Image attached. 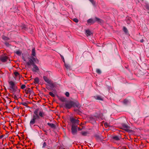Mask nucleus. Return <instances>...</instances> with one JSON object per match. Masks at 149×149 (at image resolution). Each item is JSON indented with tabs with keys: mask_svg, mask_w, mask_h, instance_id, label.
Wrapping results in <instances>:
<instances>
[{
	"mask_svg": "<svg viewBox=\"0 0 149 149\" xmlns=\"http://www.w3.org/2000/svg\"><path fill=\"white\" fill-rule=\"evenodd\" d=\"M34 114L30 122V125L31 127L33 124L36 123V120L40 119V117H43L45 115V113L42 110H39V109H37L35 110L34 112Z\"/></svg>",
	"mask_w": 149,
	"mask_h": 149,
	"instance_id": "1",
	"label": "nucleus"
},
{
	"mask_svg": "<svg viewBox=\"0 0 149 149\" xmlns=\"http://www.w3.org/2000/svg\"><path fill=\"white\" fill-rule=\"evenodd\" d=\"M75 105L77 107L79 106L78 104L75 103L74 102L70 101L65 104V107L67 109H70Z\"/></svg>",
	"mask_w": 149,
	"mask_h": 149,
	"instance_id": "2",
	"label": "nucleus"
},
{
	"mask_svg": "<svg viewBox=\"0 0 149 149\" xmlns=\"http://www.w3.org/2000/svg\"><path fill=\"white\" fill-rule=\"evenodd\" d=\"M130 127L127 125L123 124L122 125V129L128 132H130Z\"/></svg>",
	"mask_w": 149,
	"mask_h": 149,
	"instance_id": "3",
	"label": "nucleus"
},
{
	"mask_svg": "<svg viewBox=\"0 0 149 149\" xmlns=\"http://www.w3.org/2000/svg\"><path fill=\"white\" fill-rule=\"evenodd\" d=\"M77 126L75 124L72 125L71 131L72 133L74 135L76 134L77 132Z\"/></svg>",
	"mask_w": 149,
	"mask_h": 149,
	"instance_id": "4",
	"label": "nucleus"
},
{
	"mask_svg": "<svg viewBox=\"0 0 149 149\" xmlns=\"http://www.w3.org/2000/svg\"><path fill=\"white\" fill-rule=\"evenodd\" d=\"M9 83L10 85V87L13 90H15L17 88V87L15 86V83L12 81H9Z\"/></svg>",
	"mask_w": 149,
	"mask_h": 149,
	"instance_id": "5",
	"label": "nucleus"
},
{
	"mask_svg": "<svg viewBox=\"0 0 149 149\" xmlns=\"http://www.w3.org/2000/svg\"><path fill=\"white\" fill-rule=\"evenodd\" d=\"M43 78V79L46 82L51 86L53 85V84L52 81L49 79H48L47 77L45 76H44Z\"/></svg>",
	"mask_w": 149,
	"mask_h": 149,
	"instance_id": "6",
	"label": "nucleus"
},
{
	"mask_svg": "<svg viewBox=\"0 0 149 149\" xmlns=\"http://www.w3.org/2000/svg\"><path fill=\"white\" fill-rule=\"evenodd\" d=\"M70 120L71 122L73 123V124H74L75 123L77 124H79V121L78 119H75L72 117L70 118Z\"/></svg>",
	"mask_w": 149,
	"mask_h": 149,
	"instance_id": "7",
	"label": "nucleus"
},
{
	"mask_svg": "<svg viewBox=\"0 0 149 149\" xmlns=\"http://www.w3.org/2000/svg\"><path fill=\"white\" fill-rule=\"evenodd\" d=\"M8 57L6 56H2L0 57V60L3 62H5L6 61Z\"/></svg>",
	"mask_w": 149,
	"mask_h": 149,
	"instance_id": "8",
	"label": "nucleus"
},
{
	"mask_svg": "<svg viewBox=\"0 0 149 149\" xmlns=\"http://www.w3.org/2000/svg\"><path fill=\"white\" fill-rule=\"evenodd\" d=\"M29 61L26 62V64L28 66H30L31 65H32L35 64L33 60L31 58H28Z\"/></svg>",
	"mask_w": 149,
	"mask_h": 149,
	"instance_id": "9",
	"label": "nucleus"
},
{
	"mask_svg": "<svg viewBox=\"0 0 149 149\" xmlns=\"http://www.w3.org/2000/svg\"><path fill=\"white\" fill-rule=\"evenodd\" d=\"M33 68H32V71L33 72H36L39 70V68L35 64H34L32 65Z\"/></svg>",
	"mask_w": 149,
	"mask_h": 149,
	"instance_id": "10",
	"label": "nucleus"
},
{
	"mask_svg": "<svg viewBox=\"0 0 149 149\" xmlns=\"http://www.w3.org/2000/svg\"><path fill=\"white\" fill-rule=\"evenodd\" d=\"M86 35L87 36H88L91 35L92 33L89 30H86L85 31Z\"/></svg>",
	"mask_w": 149,
	"mask_h": 149,
	"instance_id": "11",
	"label": "nucleus"
},
{
	"mask_svg": "<svg viewBox=\"0 0 149 149\" xmlns=\"http://www.w3.org/2000/svg\"><path fill=\"white\" fill-rule=\"evenodd\" d=\"M90 120L91 123H95L96 122L95 118L93 117H90Z\"/></svg>",
	"mask_w": 149,
	"mask_h": 149,
	"instance_id": "12",
	"label": "nucleus"
},
{
	"mask_svg": "<svg viewBox=\"0 0 149 149\" xmlns=\"http://www.w3.org/2000/svg\"><path fill=\"white\" fill-rule=\"evenodd\" d=\"M95 99L96 100H103V99L99 95H97L95 96L94 97Z\"/></svg>",
	"mask_w": 149,
	"mask_h": 149,
	"instance_id": "13",
	"label": "nucleus"
},
{
	"mask_svg": "<svg viewBox=\"0 0 149 149\" xmlns=\"http://www.w3.org/2000/svg\"><path fill=\"white\" fill-rule=\"evenodd\" d=\"M47 124L48 125L52 128H54L55 127V125L52 123H48Z\"/></svg>",
	"mask_w": 149,
	"mask_h": 149,
	"instance_id": "14",
	"label": "nucleus"
},
{
	"mask_svg": "<svg viewBox=\"0 0 149 149\" xmlns=\"http://www.w3.org/2000/svg\"><path fill=\"white\" fill-rule=\"evenodd\" d=\"M31 55L33 56H35L36 53H35V48H33L32 49Z\"/></svg>",
	"mask_w": 149,
	"mask_h": 149,
	"instance_id": "15",
	"label": "nucleus"
},
{
	"mask_svg": "<svg viewBox=\"0 0 149 149\" xmlns=\"http://www.w3.org/2000/svg\"><path fill=\"white\" fill-rule=\"evenodd\" d=\"M39 82V79L38 77H36L34 79V83L35 84H37Z\"/></svg>",
	"mask_w": 149,
	"mask_h": 149,
	"instance_id": "16",
	"label": "nucleus"
},
{
	"mask_svg": "<svg viewBox=\"0 0 149 149\" xmlns=\"http://www.w3.org/2000/svg\"><path fill=\"white\" fill-rule=\"evenodd\" d=\"M87 22L88 24L92 23L93 24L95 22V21L92 19H89L87 20Z\"/></svg>",
	"mask_w": 149,
	"mask_h": 149,
	"instance_id": "17",
	"label": "nucleus"
},
{
	"mask_svg": "<svg viewBox=\"0 0 149 149\" xmlns=\"http://www.w3.org/2000/svg\"><path fill=\"white\" fill-rule=\"evenodd\" d=\"M113 138L116 141H118L120 139L119 137L117 136H114L113 137Z\"/></svg>",
	"mask_w": 149,
	"mask_h": 149,
	"instance_id": "18",
	"label": "nucleus"
},
{
	"mask_svg": "<svg viewBox=\"0 0 149 149\" xmlns=\"http://www.w3.org/2000/svg\"><path fill=\"white\" fill-rule=\"evenodd\" d=\"M2 39L5 40H9V38L5 36H3L2 37Z\"/></svg>",
	"mask_w": 149,
	"mask_h": 149,
	"instance_id": "19",
	"label": "nucleus"
},
{
	"mask_svg": "<svg viewBox=\"0 0 149 149\" xmlns=\"http://www.w3.org/2000/svg\"><path fill=\"white\" fill-rule=\"evenodd\" d=\"M131 21V19H130L127 18V22L128 24H130Z\"/></svg>",
	"mask_w": 149,
	"mask_h": 149,
	"instance_id": "20",
	"label": "nucleus"
},
{
	"mask_svg": "<svg viewBox=\"0 0 149 149\" xmlns=\"http://www.w3.org/2000/svg\"><path fill=\"white\" fill-rule=\"evenodd\" d=\"M123 30L125 33H127L128 32L127 29L125 27H123Z\"/></svg>",
	"mask_w": 149,
	"mask_h": 149,
	"instance_id": "21",
	"label": "nucleus"
},
{
	"mask_svg": "<svg viewBox=\"0 0 149 149\" xmlns=\"http://www.w3.org/2000/svg\"><path fill=\"white\" fill-rule=\"evenodd\" d=\"M82 135L84 136H86L87 134V132H81Z\"/></svg>",
	"mask_w": 149,
	"mask_h": 149,
	"instance_id": "22",
	"label": "nucleus"
},
{
	"mask_svg": "<svg viewBox=\"0 0 149 149\" xmlns=\"http://www.w3.org/2000/svg\"><path fill=\"white\" fill-rule=\"evenodd\" d=\"M14 74L15 76H19V73L17 72H14Z\"/></svg>",
	"mask_w": 149,
	"mask_h": 149,
	"instance_id": "23",
	"label": "nucleus"
},
{
	"mask_svg": "<svg viewBox=\"0 0 149 149\" xmlns=\"http://www.w3.org/2000/svg\"><path fill=\"white\" fill-rule=\"evenodd\" d=\"M21 104L27 107L28 104L27 103H26L25 102H23Z\"/></svg>",
	"mask_w": 149,
	"mask_h": 149,
	"instance_id": "24",
	"label": "nucleus"
},
{
	"mask_svg": "<svg viewBox=\"0 0 149 149\" xmlns=\"http://www.w3.org/2000/svg\"><path fill=\"white\" fill-rule=\"evenodd\" d=\"M96 72L97 73L99 74H100L101 73V71L100 70L98 69H96Z\"/></svg>",
	"mask_w": 149,
	"mask_h": 149,
	"instance_id": "25",
	"label": "nucleus"
},
{
	"mask_svg": "<svg viewBox=\"0 0 149 149\" xmlns=\"http://www.w3.org/2000/svg\"><path fill=\"white\" fill-rule=\"evenodd\" d=\"M13 97L15 99H17V98L16 95H15V93H13Z\"/></svg>",
	"mask_w": 149,
	"mask_h": 149,
	"instance_id": "26",
	"label": "nucleus"
},
{
	"mask_svg": "<svg viewBox=\"0 0 149 149\" xmlns=\"http://www.w3.org/2000/svg\"><path fill=\"white\" fill-rule=\"evenodd\" d=\"M31 58L32 60H33V62H36V61H38V59L34 57H32Z\"/></svg>",
	"mask_w": 149,
	"mask_h": 149,
	"instance_id": "27",
	"label": "nucleus"
},
{
	"mask_svg": "<svg viewBox=\"0 0 149 149\" xmlns=\"http://www.w3.org/2000/svg\"><path fill=\"white\" fill-rule=\"evenodd\" d=\"M95 19L96 21H97V22H100V23H101V20H100V19H99L98 18H97V17H95Z\"/></svg>",
	"mask_w": 149,
	"mask_h": 149,
	"instance_id": "28",
	"label": "nucleus"
},
{
	"mask_svg": "<svg viewBox=\"0 0 149 149\" xmlns=\"http://www.w3.org/2000/svg\"><path fill=\"white\" fill-rule=\"evenodd\" d=\"M49 95L52 97H54L55 96L54 94L52 92H49Z\"/></svg>",
	"mask_w": 149,
	"mask_h": 149,
	"instance_id": "29",
	"label": "nucleus"
},
{
	"mask_svg": "<svg viewBox=\"0 0 149 149\" xmlns=\"http://www.w3.org/2000/svg\"><path fill=\"white\" fill-rule=\"evenodd\" d=\"M31 91L30 89L29 88H28V90L26 91V93L27 94H28L31 92Z\"/></svg>",
	"mask_w": 149,
	"mask_h": 149,
	"instance_id": "30",
	"label": "nucleus"
},
{
	"mask_svg": "<svg viewBox=\"0 0 149 149\" xmlns=\"http://www.w3.org/2000/svg\"><path fill=\"white\" fill-rule=\"evenodd\" d=\"M4 44L7 47L10 46V45L7 42H6L4 43Z\"/></svg>",
	"mask_w": 149,
	"mask_h": 149,
	"instance_id": "31",
	"label": "nucleus"
},
{
	"mask_svg": "<svg viewBox=\"0 0 149 149\" xmlns=\"http://www.w3.org/2000/svg\"><path fill=\"white\" fill-rule=\"evenodd\" d=\"M26 86L24 84L22 85L21 86V88L22 89H23L26 88Z\"/></svg>",
	"mask_w": 149,
	"mask_h": 149,
	"instance_id": "32",
	"label": "nucleus"
},
{
	"mask_svg": "<svg viewBox=\"0 0 149 149\" xmlns=\"http://www.w3.org/2000/svg\"><path fill=\"white\" fill-rule=\"evenodd\" d=\"M46 143L45 142H44L42 144V148H44L46 147Z\"/></svg>",
	"mask_w": 149,
	"mask_h": 149,
	"instance_id": "33",
	"label": "nucleus"
},
{
	"mask_svg": "<svg viewBox=\"0 0 149 149\" xmlns=\"http://www.w3.org/2000/svg\"><path fill=\"white\" fill-rule=\"evenodd\" d=\"M145 7L146 8L149 10V5L147 3L146 4Z\"/></svg>",
	"mask_w": 149,
	"mask_h": 149,
	"instance_id": "34",
	"label": "nucleus"
},
{
	"mask_svg": "<svg viewBox=\"0 0 149 149\" xmlns=\"http://www.w3.org/2000/svg\"><path fill=\"white\" fill-rule=\"evenodd\" d=\"M73 20L74 22H75L76 23H77L79 21L78 19H77V18H74L73 19Z\"/></svg>",
	"mask_w": 149,
	"mask_h": 149,
	"instance_id": "35",
	"label": "nucleus"
},
{
	"mask_svg": "<svg viewBox=\"0 0 149 149\" xmlns=\"http://www.w3.org/2000/svg\"><path fill=\"white\" fill-rule=\"evenodd\" d=\"M60 100L62 102H64L65 101V99L64 97H61Z\"/></svg>",
	"mask_w": 149,
	"mask_h": 149,
	"instance_id": "36",
	"label": "nucleus"
},
{
	"mask_svg": "<svg viewBox=\"0 0 149 149\" xmlns=\"http://www.w3.org/2000/svg\"><path fill=\"white\" fill-rule=\"evenodd\" d=\"M16 53L17 54L20 55L21 54V53L19 51H17L16 52Z\"/></svg>",
	"mask_w": 149,
	"mask_h": 149,
	"instance_id": "37",
	"label": "nucleus"
},
{
	"mask_svg": "<svg viewBox=\"0 0 149 149\" xmlns=\"http://www.w3.org/2000/svg\"><path fill=\"white\" fill-rule=\"evenodd\" d=\"M65 66L66 68L67 69H69L70 68V67L69 65L65 64Z\"/></svg>",
	"mask_w": 149,
	"mask_h": 149,
	"instance_id": "38",
	"label": "nucleus"
},
{
	"mask_svg": "<svg viewBox=\"0 0 149 149\" xmlns=\"http://www.w3.org/2000/svg\"><path fill=\"white\" fill-rule=\"evenodd\" d=\"M128 102V100L127 99H125L123 101V103L125 104H126Z\"/></svg>",
	"mask_w": 149,
	"mask_h": 149,
	"instance_id": "39",
	"label": "nucleus"
},
{
	"mask_svg": "<svg viewBox=\"0 0 149 149\" xmlns=\"http://www.w3.org/2000/svg\"><path fill=\"white\" fill-rule=\"evenodd\" d=\"M65 95L67 97H68L69 96V92H66Z\"/></svg>",
	"mask_w": 149,
	"mask_h": 149,
	"instance_id": "40",
	"label": "nucleus"
},
{
	"mask_svg": "<svg viewBox=\"0 0 149 149\" xmlns=\"http://www.w3.org/2000/svg\"><path fill=\"white\" fill-rule=\"evenodd\" d=\"M104 125L106 127H108L109 126V124L107 123H105Z\"/></svg>",
	"mask_w": 149,
	"mask_h": 149,
	"instance_id": "41",
	"label": "nucleus"
},
{
	"mask_svg": "<svg viewBox=\"0 0 149 149\" xmlns=\"http://www.w3.org/2000/svg\"><path fill=\"white\" fill-rule=\"evenodd\" d=\"M96 137L97 139H102V138L100 137L99 136L97 135L96 136Z\"/></svg>",
	"mask_w": 149,
	"mask_h": 149,
	"instance_id": "42",
	"label": "nucleus"
},
{
	"mask_svg": "<svg viewBox=\"0 0 149 149\" xmlns=\"http://www.w3.org/2000/svg\"><path fill=\"white\" fill-rule=\"evenodd\" d=\"M91 3H93L94 2V1L93 0H89Z\"/></svg>",
	"mask_w": 149,
	"mask_h": 149,
	"instance_id": "43",
	"label": "nucleus"
},
{
	"mask_svg": "<svg viewBox=\"0 0 149 149\" xmlns=\"http://www.w3.org/2000/svg\"><path fill=\"white\" fill-rule=\"evenodd\" d=\"M22 59L24 61H26V60L24 56L22 57Z\"/></svg>",
	"mask_w": 149,
	"mask_h": 149,
	"instance_id": "44",
	"label": "nucleus"
},
{
	"mask_svg": "<svg viewBox=\"0 0 149 149\" xmlns=\"http://www.w3.org/2000/svg\"><path fill=\"white\" fill-rule=\"evenodd\" d=\"M4 135H2L0 136V139H1L3 137Z\"/></svg>",
	"mask_w": 149,
	"mask_h": 149,
	"instance_id": "45",
	"label": "nucleus"
},
{
	"mask_svg": "<svg viewBox=\"0 0 149 149\" xmlns=\"http://www.w3.org/2000/svg\"><path fill=\"white\" fill-rule=\"evenodd\" d=\"M143 41V40H141L140 41L141 42H142Z\"/></svg>",
	"mask_w": 149,
	"mask_h": 149,
	"instance_id": "46",
	"label": "nucleus"
},
{
	"mask_svg": "<svg viewBox=\"0 0 149 149\" xmlns=\"http://www.w3.org/2000/svg\"><path fill=\"white\" fill-rule=\"evenodd\" d=\"M78 130H81V129H80L79 128H78Z\"/></svg>",
	"mask_w": 149,
	"mask_h": 149,
	"instance_id": "47",
	"label": "nucleus"
},
{
	"mask_svg": "<svg viewBox=\"0 0 149 149\" xmlns=\"http://www.w3.org/2000/svg\"><path fill=\"white\" fill-rule=\"evenodd\" d=\"M63 62H65V61H64V58H63Z\"/></svg>",
	"mask_w": 149,
	"mask_h": 149,
	"instance_id": "48",
	"label": "nucleus"
}]
</instances>
